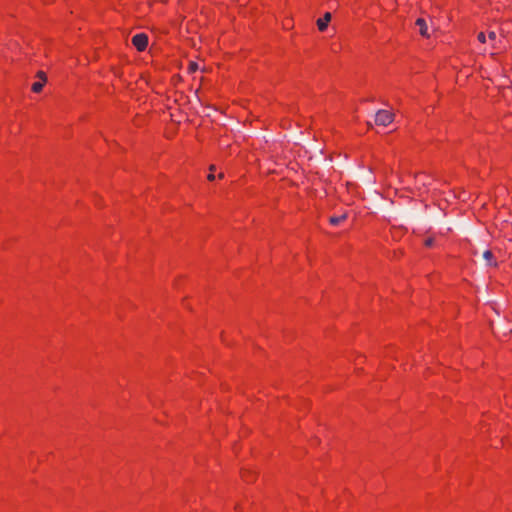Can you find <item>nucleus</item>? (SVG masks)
<instances>
[{
    "label": "nucleus",
    "instance_id": "obj_1",
    "mask_svg": "<svg viewBox=\"0 0 512 512\" xmlns=\"http://www.w3.org/2000/svg\"><path fill=\"white\" fill-rule=\"evenodd\" d=\"M394 120V114L389 110H379L375 115V123L381 126H387Z\"/></svg>",
    "mask_w": 512,
    "mask_h": 512
},
{
    "label": "nucleus",
    "instance_id": "obj_2",
    "mask_svg": "<svg viewBox=\"0 0 512 512\" xmlns=\"http://www.w3.org/2000/svg\"><path fill=\"white\" fill-rule=\"evenodd\" d=\"M132 44L138 51H144L148 46V37L144 33L136 34L132 37Z\"/></svg>",
    "mask_w": 512,
    "mask_h": 512
},
{
    "label": "nucleus",
    "instance_id": "obj_3",
    "mask_svg": "<svg viewBox=\"0 0 512 512\" xmlns=\"http://www.w3.org/2000/svg\"><path fill=\"white\" fill-rule=\"evenodd\" d=\"M37 77L39 78V80L34 82L32 84V87H31V90L34 93L41 92L42 89H43L44 84L46 83V76H45L44 72L39 71L38 74H37Z\"/></svg>",
    "mask_w": 512,
    "mask_h": 512
},
{
    "label": "nucleus",
    "instance_id": "obj_4",
    "mask_svg": "<svg viewBox=\"0 0 512 512\" xmlns=\"http://www.w3.org/2000/svg\"><path fill=\"white\" fill-rule=\"evenodd\" d=\"M415 26L418 29V32L421 36L428 38L430 36L428 25L426 20L423 18H418L415 22Z\"/></svg>",
    "mask_w": 512,
    "mask_h": 512
},
{
    "label": "nucleus",
    "instance_id": "obj_5",
    "mask_svg": "<svg viewBox=\"0 0 512 512\" xmlns=\"http://www.w3.org/2000/svg\"><path fill=\"white\" fill-rule=\"evenodd\" d=\"M331 20V14L329 12H326L322 18H319L317 20V27L319 31H325L328 27V23Z\"/></svg>",
    "mask_w": 512,
    "mask_h": 512
},
{
    "label": "nucleus",
    "instance_id": "obj_6",
    "mask_svg": "<svg viewBox=\"0 0 512 512\" xmlns=\"http://www.w3.org/2000/svg\"><path fill=\"white\" fill-rule=\"evenodd\" d=\"M347 218L346 214H342L340 216H331L329 218L330 224L336 226L339 225L341 222H343Z\"/></svg>",
    "mask_w": 512,
    "mask_h": 512
},
{
    "label": "nucleus",
    "instance_id": "obj_7",
    "mask_svg": "<svg viewBox=\"0 0 512 512\" xmlns=\"http://www.w3.org/2000/svg\"><path fill=\"white\" fill-rule=\"evenodd\" d=\"M484 259L491 266H496V262L494 261L493 253L490 250H486L483 254Z\"/></svg>",
    "mask_w": 512,
    "mask_h": 512
},
{
    "label": "nucleus",
    "instance_id": "obj_8",
    "mask_svg": "<svg viewBox=\"0 0 512 512\" xmlns=\"http://www.w3.org/2000/svg\"><path fill=\"white\" fill-rule=\"evenodd\" d=\"M477 39L479 42L481 43H485L486 42V35L484 32H480L477 36Z\"/></svg>",
    "mask_w": 512,
    "mask_h": 512
},
{
    "label": "nucleus",
    "instance_id": "obj_9",
    "mask_svg": "<svg viewBox=\"0 0 512 512\" xmlns=\"http://www.w3.org/2000/svg\"><path fill=\"white\" fill-rule=\"evenodd\" d=\"M433 242H434V239L433 238H427L424 242L425 246L426 247H432L433 245Z\"/></svg>",
    "mask_w": 512,
    "mask_h": 512
},
{
    "label": "nucleus",
    "instance_id": "obj_10",
    "mask_svg": "<svg viewBox=\"0 0 512 512\" xmlns=\"http://www.w3.org/2000/svg\"><path fill=\"white\" fill-rule=\"evenodd\" d=\"M497 35L494 31H491L489 32L488 34V38L491 40V41H494L496 39Z\"/></svg>",
    "mask_w": 512,
    "mask_h": 512
},
{
    "label": "nucleus",
    "instance_id": "obj_11",
    "mask_svg": "<svg viewBox=\"0 0 512 512\" xmlns=\"http://www.w3.org/2000/svg\"><path fill=\"white\" fill-rule=\"evenodd\" d=\"M189 68H190L191 71H194L197 68V64L196 63H191Z\"/></svg>",
    "mask_w": 512,
    "mask_h": 512
},
{
    "label": "nucleus",
    "instance_id": "obj_12",
    "mask_svg": "<svg viewBox=\"0 0 512 512\" xmlns=\"http://www.w3.org/2000/svg\"><path fill=\"white\" fill-rule=\"evenodd\" d=\"M208 179H209V180H213V179H214V175H213V174H209V175H208Z\"/></svg>",
    "mask_w": 512,
    "mask_h": 512
}]
</instances>
